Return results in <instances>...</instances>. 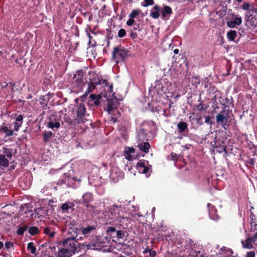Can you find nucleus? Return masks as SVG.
<instances>
[{
  "instance_id": "1",
  "label": "nucleus",
  "mask_w": 257,
  "mask_h": 257,
  "mask_svg": "<svg viewBox=\"0 0 257 257\" xmlns=\"http://www.w3.org/2000/svg\"><path fill=\"white\" fill-rule=\"evenodd\" d=\"M135 211V213L132 212V209H129V212H125L123 210L121 209L116 205H113L110 206L109 208V212L111 215V218L115 219L118 221L121 222V219H126L127 221H131L133 218H135L136 216H141L138 213L139 208L132 206V207Z\"/></svg>"
},
{
  "instance_id": "2",
  "label": "nucleus",
  "mask_w": 257,
  "mask_h": 257,
  "mask_svg": "<svg viewBox=\"0 0 257 257\" xmlns=\"http://www.w3.org/2000/svg\"><path fill=\"white\" fill-rule=\"evenodd\" d=\"M129 52L128 50L125 49L121 45L114 47L112 52V58L118 64L120 61H124L128 56Z\"/></svg>"
},
{
  "instance_id": "3",
  "label": "nucleus",
  "mask_w": 257,
  "mask_h": 257,
  "mask_svg": "<svg viewBox=\"0 0 257 257\" xmlns=\"http://www.w3.org/2000/svg\"><path fill=\"white\" fill-rule=\"evenodd\" d=\"M227 105H224L223 109L216 115V121L218 124H219L225 130H227L229 126V110L226 111L225 107Z\"/></svg>"
},
{
  "instance_id": "4",
  "label": "nucleus",
  "mask_w": 257,
  "mask_h": 257,
  "mask_svg": "<svg viewBox=\"0 0 257 257\" xmlns=\"http://www.w3.org/2000/svg\"><path fill=\"white\" fill-rule=\"evenodd\" d=\"M140 130L148 135L150 138L154 139L156 135L158 128L155 122L150 120L144 121L140 126Z\"/></svg>"
},
{
  "instance_id": "5",
  "label": "nucleus",
  "mask_w": 257,
  "mask_h": 257,
  "mask_svg": "<svg viewBox=\"0 0 257 257\" xmlns=\"http://www.w3.org/2000/svg\"><path fill=\"white\" fill-rule=\"evenodd\" d=\"M83 238L82 236H79L77 239L67 237L64 239L62 242L60 243V245L63 246L65 248H67L68 250H72V253L74 254L76 252L79 251L77 248L78 243L77 240L81 239Z\"/></svg>"
},
{
  "instance_id": "6",
  "label": "nucleus",
  "mask_w": 257,
  "mask_h": 257,
  "mask_svg": "<svg viewBox=\"0 0 257 257\" xmlns=\"http://www.w3.org/2000/svg\"><path fill=\"white\" fill-rule=\"evenodd\" d=\"M75 111L77 117L75 119L77 123H83L87 120L86 116H89L87 113L85 105L84 103L81 102L76 106Z\"/></svg>"
},
{
  "instance_id": "7",
  "label": "nucleus",
  "mask_w": 257,
  "mask_h": 257,
  "mask_svg": "<svg viewBox=\"0 0 257 257\" xmlns=\"http://www.w3.org/2000/svg\"><path fill=\"white\" fill-rule=\"evenodd\" d=\"M226 25L230 28H237L242 23L241 17L235 15L234 13H230L226 18Z\"/></svg>"
},
{
  "instance_id": "8",
  "label": "nucleus",
  "mask_w": 257,
  "mask_h": 257,
  "mask_svg": "<svg viewBox=\"0 0 257 257\" xmlns=\"http://www.w3.org/2000/svg\"><path fill=\"white\" fill-rule=\"evenodd\" d=\"M68 237L77 239L79 235H80V228L78 224L74 221H70L67 225Z\"/></svg>"
},
{
  "instance_id": "9",
  "label": "nucleus",
  "mask_w": 257,
  "mask_h": 257,
  "mask_svg": "<svg viewBox=\"0 0 257 257\" xmlns=\"http://www.w3.org/2000/svg\"><path fill=\"white\" fill-rule=\"evenodd\" d=\"M84 248L87 250H100L102 247L106 246V242L103 239L96 237L94 242L93 243L83 244Z\"/></svg>"
},
{
  "instance_id": "10",
  "label": "nucleus",
  "mask_w": 257,
  "mask_h": 257,
  "mask_svg": "<svg viewBox=\"0 0 257 257\" xmlns=\"http://www.w3.org/2000/svg\"><path fill=\"white\" fill-rule=\"evenodd\" d=\"M60 121L61 119L59 116L55 114H52L49 118L47 126L54 131H58L61 126Z\"/></svg>"
},
{
  "instance_id": "11",
  "label": "nucleus",
  "mask_w": 257,
  "mask_h": 257,
  "mask_svg": "<svg viewBox=\"0 0 257 257\" xmlns=\"http://www.w3.org/2000/svg\"><path fill=\"white\" fill-rule=\"evenodd\" d=\"M84 72L82 70H77L76 74H74V84L79 89H81L84 85Z\"/></svg>"
},
{
  "instance_id": "12",
  "label": "nucleus",
  "mask_w": 257,
  "mask_h": 257,
  "mask_svg": "<svg viewBox=\"0 0 257 257\" xmlns=\"http://www.w3.org/2000/svg\"><path fill=\"white\" fill-rule=\"evenodd\" d=\"M97 227L96 222L91 225H87L86 227L82 226L80 228V234L83 235L85 237H89L91 233L95 232Z\"/></svg>"
},
{
  "instance_id": "13",
  "label": "nucleus",
  "mask_w": 257,
  "mask_h": 257,
  "mask_svg": "<svg viewBox=\"0 0 257 257\" xmlns=\"http://www.w3.org/2000/svg\"><path fill=\"white\" fill-rule=\"evenodd\" d=\"M153 139L150 138L148 135L146 134L140 129L137 136L138 145H150L149 142Z\"/></svg>"
},
{
  "instance_id": "14",
  "label": "nucleus",
  "mask_w": 257,
  "mask_h": 257,
  "mask_svg": "<svg viewBox=\"0 0 257 257\" xmlns=\"http://www.w3.org/2000/svg\"><path fill=\"white\" fill-rule=\"evenodd\" d=\"M146 164H148V161L145 160H141L137 163V168L139 172L147 175L150 170L151 169L152 166L150 165L146 166Z\"/></svg>"
},
{
  "instance_id": "15",
  "label": "nucleus",
  "mask_w": 257,
  "mask_h": 257,
  "mask_svg": "<svg viewBox=\"0 0 257 257\" xmlns=\"http://www.w3.org/2000/svg\"><path fill=\"white\" fill-rule=\"evenodd\" d=\"M75 204L72 202H67L65 203H63L61 206V210L63 213H69V209L71 210V212L74 210Z\"/></svg>"
},
{
  "instance_id": "16",
  "label": "nucleus",
  "mask_w": 257,
  "mask_h": 257,
  "mask_svg": "<svg viewBox=\"0 0 257 257\" xmlns=\"http://www.w3.org/2000/svg\"><path fill=\"white\" fill-rule=\"evenodd\" d=\"M188 123L186 122H179L177 125L178 132L183 135L187 134L188 133Z\"/></svg>"
},
{
  "instance_id": "17",
  "label": "nucleus",
  "mask_w": 257,
  "mask_h": 257,
  "mask_svg": "<svg viewBox=\"0 0 257 257\" xmlns=\"http://www.w3.org/2000/svg\"><path fill=\"white\" fill-rule=\"evenodd\" d=\"M93 199L94 197L93 194L91 192H87L82 195L81 203H82L83 205H84L90 203L93 201Z\"/></svg>"
},
{
  "instance_id": "18",
  "label": "nucleus",
  "mask_w": 257,
  "mask_h": 257,
  "mask_svg": "<svg viewBox=\"0 0 257 257\" xmlns=\"http://www.w3.org/2000/svg\"><path fill=\"white\" fill-rule=\"evenodd\" d=\"M207 207L208 208L209 214L210 218L212 220H216L218 218L216 209L213 205L210 203H208Z\"/></svg>"
},
{
  "instance_id": "19",
  "label": "nucleus",
  "mask_w": 257,
  "mask_h": 257,
  "mask_svg": "<svg viewBox=\"0 0 257 257\" xmlns=\"http://www.w3.org/2000/svg\"><path fill=\"white\" fill-rule=\"evenodd\" d=\"M124 154L125 155V158L128 160H133L135 157L132 155L135 152V149L133 147H125L124 150Z\"/></svg>"
},
{
  "instance_id": "20",
  "label": "nucleus",
  "mask_w": 257,
  "mask_h": 257,
  "mask_svg": "<svg viewBox=\"0 0 257 257\" xmlns=\"http://www.w3.org/2000/svg\"><path fill=\"white\" fill-rule=\"evenodd\" d=\"M72 254V250H68L61 246V248L58 252L57 257H70Z\"/></svg>"
},
{
  "instance_id": "21",
  "label": "nucleus",
  "mask_w": 257,
  "mask_h": 257,
  "mask_svg": "<svg viewBox=\"0 0 257 257\" xmlns=\"http://www.w3.org/2000/svg\"><path fill=\"white\" fill-rule=\"evenodd\" d=\"M161 9L159 5H156L152 9L150 17L154 19H157L160 16Z\"/></svg>"
},
{
  "instance_id": "22",
  "label": "nucleus",
  "mask_w": 257,
  "mask_h": 257,
  "mask_svg": "<svg viewBox=\"0 0 257 257\" xmlns=\"http://www.w3.org/2000/svg\"><path fill=\"white\" fill-rule=\"evenodd\" d=\"M118 131L122 138L125 141L127 140L128 139V127L125 125H121L119 127Z\"/></svg>"
},
{
  "instance_id": "23",
  "label": "nucleus",
  "mask_w": 257,
  "mask_h": 257,
  "mask_svg": "<svg viewBox=\"0 0 257 257\" xmlns=\"http://www.w3.org/2000/svg\"><path fill=\"white\" fill-rule=\"evenodd\" d=\"M162 17L165 19L167 16L170 15L172 13V10L169 6H165L163 9L161 11Z\"/></svg>"
},
{
  "instance_id": "24",
  "label": "nucleus",
  "mask_w": 257,
  "mask_h": 257,
  "mask_svg": "<svg viewBox=\"0 0 257 257\" xmlns=\"http://www.w3.org/2000/svg\"><path fill=\"white\" fill-rule=\"evenodd\" d=\"M14 130H12L4 123L0 127V132L5 134L6 136L10 137L13 135Z\"/></svg>"
},
{
  "instance_id": "25",
  "label": "nucleus",
  "mask_w": 257,
  "mask_h": 257,
  "mask_svg": "<svg viewBox=\"0 0 257 257\" xmlns=\"http://www.w3.org/2000/svg\"><path fill=\"white\" fill-rule=\"evenodd\" d=\"M89 98L93 101V103L95 105L98 106L100 103V100L102 98V96L100 94H91Z\"/></svg>"
},
{
  "instance_id": "26",
  "label": "nucleus",
  "mask_w": 257,
  "mask_h": 257,
  "mask_svg": "<svg viewBox=\"0 0 257 257\" xmlns=\"http://www.w3.org/2000/svg\"><path fill=\"white\" fill-rule=\"evenodd\" d=\"M44 233L50 238H53L56 234L54 229L49 226L44 228Z\"/></svg>"
},
{
  "instance_id": "27",
  "label": "nucleus",
  "mask_w": 257,
  "mask_h": 257,
  "mask_svg": "<svg viewBox=\"0 0 257 257\" xmlns=\"http://www.w3.org/2000/svg\"><path fill=\"white\" fill-rule=\"evenodd\" d=\"M214 147L212 149V152L214 154L217 153L220 154L223 153L225 154V147L224 146H213Z\"/></svg>"
},
{
  "instance_id": "28",
  "label": "nucleus",
  "mask_w": 257,
  "mask_h": 257,
  "mask_svg": "<svg viewBox=\"0 0 257 257\" xmlns=\"http://www.w3.org/2000/svg\"><path fill=\"white\" fill-rule=\"evenodd\" d=\"M237 32L235 30H230L227 33V38L230 41H234L237 37Z\"/></svg>"
},
{
  "instance_id": "29",
  "label": "nucleus",
  "mask_w": 257,
  "mask_h": 257,
  "mask_svg": "<svg viewBox=\"0 0 257 257\" xmlns=\"http://www.w3.org/2000/svg\"><path fill=\"white\" fill-rule=\"evenodd\" d=\"M107 109L109 113L115 112L116 109V105L114 102H109L107 105Z\"/></svg>"
},
{
  "instance_id": "30",
  "label": "nucleus",
  "mask_w": 257,
  "mask_h": 257,
  "mask_svg": "<svg viewBox=\"0 0 257 257\" xmlns=\"http://www.w3.org/2000/svg\"><path fill=\"white\" fill-rule=\"evenodd\" d=\"M106 234L111 236L112 238L115 237L114 234L116 232V229L114 227H108L106 228L105 231Z\"/></svg>"
},
{
  "instance_id": "31",
  "label": "nucleus",
  "mask_w": 257,
  "mask_h": 257,
  "mask_svg": "<svg viewBox=\"0 0 257 257\" xmlns=\"http://www.w3.org/2000/svg\"><path fill=\"white\" fill-rule=\"evenodd\" d=\"M232 147L233 146H224L225 156H228L231 154H233L234 155L236 151L233 150Z\"/></svg>"
},
{
  "instance_id": "32",
  "label": "nucleus",
  "mask_w": 257,
  "mask_h": 257,
  "mask_svg": "<svg viewBox=\"0 0 257 257\" xmlns=\"http://www.w3.org/2000/svg\"><path fill=\"white\" fill-rule=\"evenodd\" d=\"M9 165V161L5 156L0 155V166L7 167Z\"/></svg>"
},
{
  "instance_id": "33",
  "label": "nucleus",
  "mask_w": 257,
  "mask_h": 257,
  "mask_svg": "<svg viewBox=\"0 0 257 257\" xmlns=\"http://www.w3.org/2000/svg\"><path fill=\"white\" fill-rule=\"evenodd\" d=\"M40 103L41 105L48 104L50 101V97L49 94H46L41 96L40 98Z\"/></svg>"
},
{
  "instance_id": "34",
  "label": "nucleus",
  "mask_w": 257,
  "mask_h": 257,
  "mask_svg": "<svg viewBox=\"0 0 257 257\" xmlns=\"http://www.w3.org/2000/svg\"><path fill=\"white\" fill-rule=\"evenodd\" d=\"M4 153L5 157L7 156L8 158H10L12 157L13 153V150L12 149H8L6 147H4Z\"/></svg>"
},
{
  "instance_id": "35",
  "label": "nucleus",
  "mask_w": 257,
  "mask_h": 257,
  "mask_svg": "<svg viewBox=\"0 0 257 257\" xmlns=\"http://www.w3.org/2000/svg\"><path fill=\"white\" fill-rule=\"evenodd\" d=\"M86 207L87 211H88L90 214H92L95 212L96 210V206L90 204V203L83 205Z\"/></svg>"
},
{
  "instance_id": "36",
  "label": "nucleus",
  "mask_w": 257,
  "mask_h": 257,
  "mask_svg": "<svg viewBox=\"0 0 257 257\" xmlns=\"http://www.w3.org/2000/svg\"><path fill=\"white\" fill-rule=\"evenodd\" d=\"M28 231L31 235H35L39 233V229L36 226H32L29 228Z\"/></svg>"
},
{
  "instance_id": "37",
  "label": "nucleus",
  "mask_w": 257,
  "mask_h": 257,
  "mask_svg": "<svg viewBox=\"0 0 257 257\" xmlns=\"http://www.w3.org/2000/svg\"><path fill=\"white\" fill-rule=\"evenodd\" d=\"M141 12V11L139 9L133 10L129 15V17L134 19L139 15Z\"/></svg>"
},
{
  "instance_id": "38",
  "label": "nucleus",
  "mask_w": 257,
  "mask_h": 257,
  "mask_svg": "<svg viewBox=\"0 0 257 257\" xmlns=\"http://www.w3.org/2000/svg\"><path fill=\"white\" fill-rule=\"evenodd\" d=\"M27 249L28 250H31V252L32 254H35L36 251V248L34 245V243L33 242H30L28 243L27 245Z\"/></svg>"
},
{
  "instance_id": "39",
  "label": "nucleus",
  "mask_w": 257,
  "mask_h": 257,
  "mask_svg": "<svg viewBox=\"0 0 257 257\" xmlns=\"http://www.w3.org/2000/svg\"><path fill=\"white\" fill-rule=\"evenodd\" d=\"M54 136V133L52 132H45L43 134V139L45 142H47L52 137Z\"/></svg>"
},
{
  "instance_id": "40",
  "label": "nucleus",
  "mask_w": 257,
  "mask_h": 257,
  "mask_svg": "<svg viewBox=\"0 0 257 257\" xmlns=\"http://www.w3.org/2000/svg\"><path fill=\"white\" fill-rule=\"evenodd\" d=\"M28 229V226L24 225L22 227H19L17 231V233L18 235H22L24 234V232Z\"/></svg>"
},
{
  "instance_id": "41",
  "label": "nucleus",
  "mask_w": 257,
  "mask_h": 257,
  "mask_svg": "<svg viewBox=\"0 0 257 257\" xmlns=\"http://www.w3.org/2000/svg\"><path fill=\"white\" fill-rule=\"evenodd\" d=\"M97 85L96 81H90L88 84V88L89 90H91V91H93L95 89L96 85Z\"/></svg>"
},
{
  "instance_id": "42",
  "label": "nucleus",
  "mask_w": 257,
  "mask_h": 257,
  "mask_svg": "<svg viewBox=\"0 0 257 257\" xmlns=\"http://www.w3.org/2000/svg\"><path fill=\"white\" fill-rule=\"evenodd\" d=\"M115 234V237H117L118 239H122L125 235L124 232L121 230L116 231Z\"/></svg>"
},
{
  "instance_id": "43",
  "label": "nucleus",
  "mask_w": 257,
  "mask_h": 257,
  "mask_svg": "<svg viewBox=\"0 0 257 257\" xmlns=\"http://www.w3.org/2000/svg\"><path fill=\"white\" fill-rule=\"evenodd\" d=\"M2 88H6L7 87H10L12 91H13L14 89V86H15V84L13 83H7L6 82H3L1 84Z\"/></svg>"
},
{
  "instance_id": "44",
  "label": "nucleus",
  "mask_w": 257,
  "mask_h": 257,
  "mask_svg": "<svg viewBox=\"0 0 257 257\" xmlns=\"http://www.w3.org/2000/svg\"><path fill=\"white\" fill-rule=\"evenodd\" d=\"M187 242L189 246L190 247L192 250L197 246V243H195L192 239H189Z\"/></svg>"
},
{
  "instance_id": "45",
  "label": "nucleus",
  "mask_w": 257,
  "mask_h": 257,
  "mask_svg": "<svg viewBox=\"0 0 257 257\" xmlns=\"http://www.w3.org/2000/svg\"><path fill=\"white\" fill-rule=\"evenodd\" d=\"M154 4V0H144V3L142 4V5L144 7H148V6H152Z\"/></svg>"
},
{
  "instance_id": "46",
  "label": "nucleus",
  "mask_w": 257,
  "mask_h": 257,
  "mask_svg": "<svg viewBox=\"0 0 257 257\" xmlns=\"http://www.w3.org/2000/svg\"><path fill=\"white\" fill-rule=\"evenodd\" d=\"M96 81L97 85L99 84L100 85H103V86H106L108 84L107 80L102 79H100L99 78H98V80Z\"/></svg>"
},
{
  "instance_id": "47",
  "label": "nucleus",
  "mask_w": 257,
  "mask_h": 257,
  "mask_svg": "<svg viewBox=\"0 0 257 257\" xmlns=\"http://www.w3.org/2000/svg\"><path fill=\"white\" fill-rule=\"evenodd\" d=\"M245 19L247 21H249L253 19V14L249 11V10L246 11L245 14Z\"/></svg>"
},
{
  "instance_id": "48",
  "label": "nucleus",
  "mask_w": 257,
  "mask_h": 257,
  "mask_svg": "<svg viewBox=\"0 0 257 257\" xmlns=\"http://www.w3.org/2000/svg\"><path fill=\"white\" fill-rule=\"evenodd\" d=\"M140 150L145 153H148L149 151L150 146H138Z\"/></svg>"
},
{
  "instance_id": "49",
  "label": "nucleus",
  "mask_w": 257,
  "mask_h": 257,
  "mask_svg": "<svg viewBox=\"0 0 257 257\" xmlns=\"http://www.w3.org/2000/svg\"><path fill=\"white\" fill-rule=\"evenodd\" d=\"M126 31L124 29H120L118 32V37L119 38H123L126 36Z\"/></svg>"
},
{
  "instance_id": "50",
  "label": "nucleus",
  "mask_w": 257,
  "mask_h": 257,
  "mask_svg": "<svg viewBox=\"0 0 257 257\" xmlns=\"http://www.w3.org/2000/svg\"><path fill=\"white\" fill-rule=\"evenodd\" d=\"M251 4L248 3H244L242 6L241 8L244 11L249 10Z\"/></svg>"
},
{
  "instance_id": "51",
  "label": "nucleus",
  "mask_w": 257,
  "mask_h": 257,
  "mask_svg": "<svg viewBox=\"0 0 257 257\" xmlns=\"http://www.w3.org/2000/svg\"><path fill=\"white\" fill-rule=\"evenodd\" d=\"M106 38L108 39V44H109V40H111L113 38V35L111 34V31L110 29H107L106 30Z\"/></svg>"
},
{
  "instance_id": "52",
  "label": "nucleus",
  "mask_w": 257,
  "mask_h": 257,
  "mask_svg": "<svg viewBox=\"0 0 257 257\" xmlns=\"http://www.w3.org/2000/svg\"><path fill=\"white\" fill-rule=\"evenodd\" d=\"M13 123L14 124V130L15 131H18L20 128V127H21L23 123H21L20 122H17V121H15L13 122Z\"/></svg>"
},
{
  "instance_id": "53",
  "label": "nucleus",
  "mask_w": 257,
  "mask_h": 257,
  "mask_svg": "<svg viewBox=\"0 0 257 257\" xmlns=\"http://www.w3.org/2000/svg\"><path fill=\"white\" fill-rule=\"evenodd\" d=\"M249 11L251 12L252 14L257 13V5L251 4Z\"/></svg>"
},
{
  "instance_id": "54",
  "label": "nucleus",
  "mask_w": 257,
  "mask_h": 257,
  "mask_svg": "<svg viewBox=\"0 0 257 257\" xmlns=\"http://www.w3.org/2000/svg\"><path fill=\"white\" fill-rule=\"evenodd\" d=\"M15 115L16 116L15 121L23 123L24 118V116L23 115L19 114L17 116V114L15 113Z\"/></svg>"
},
{
  "instance_id": "55",
  "label": "nucleus",
  "mask_w": 257,
  "mask_h": 257,
  "mask_svg": "<svg viewBox=\"0 0 257 257\" xmlns=\"http://www.w3.org/2000/svg\"><path fill=\"white\" fill-rule=\"evenodd\" d=\"M205 122L210 126L213 124V122L211 120V117L209 115L205 116Z\"/></svg>"
},
{
  "instance_id": "56",
  "label": "nucleus",
  "mask_w": 257,
  "mask_h": 257,
  "mask_svg": "<svg viewBox=\"0 0 257 257\" xmlns=\"http://www.w3.org/2000/svg\"><path fill=\"white\" fill-rule=\"evenodd\" d=\"M13 246V243L11 241H8L5 243V247L8 250L10 249L11 248H12Z\"/></svg>"
},
{
  "instance_id": "57",
  "label": "nucleus",
  "mask_w": 257,
  "mask_h": 257,
  "mask_svg": "<svg viewBox=\"0 0 257 257\" xmlns=\"http://www.w3.org/2000/svg\"><path fill=\"white\" fill-rule=\"evenodd\" d=\"M86 32L87 33V35L88 36V37L89 39V44H90L91 42V40L92 39V37L91 36L90 34L89 33V32H91V28L90 27H89V28H87V29H86Z\"/></svg>"
},
{
  "instance_id": "58",
  "label": "nucleus",
  "mask_w": 257,
  "mask_h": 257,
  "mask_svg": "<svg viewBox=\"0 0 257 257\" xmlns=\"http://www.w3.org/2000/svg\"><path fill=\"white\" fill-rule=\"evenodd\" d=\"M65 121L69 125H71L73 123V120L69 117H65Z\"/></svg>"
},
{
  "instance_id": "59",
  "label": "nucleus",
  "mask_w": 257,
  "mask_h": 257,
  "mask_svg": "<svg viewBox=\"0 0 257 257\" xmlns=\"http://www.w3.org/2000/svg\"><path fill=\"white\" fill-rule=\"evenodd\" d=\"M130 36L132 39H135L137 37L138 35L136 33L131 31Z\"/></svg>"
},
{
  "instance_id": "60",
  "label": "nucleus",
  "mask_w": 257,
  "mask_h": 257,
  "mask_svg": "<svg viewBox=\"0 0 257 257\" xmlns=\"http://www.w3.org/2000/svg\"><path fill=\"white\" fill-rule=\"evenodd\" d=\"M157 253L156 251L153 250L152 249L149 252V256L150 257H155L156 256Z\"/></svg>"
},
{
  "instance_id": "61",
  "label": "nucleus",
  "mask_w": 257,
  "mask_h": 257,
  "mask_svg": "<svg viewBox=\"0 0 257 257\" xmlns=\"http://www.w3.org/2000/svg\"><path fill=\"white\" fill-rule=\"evenodd\" d=\"M135 22V21L133 18H131L127 20L126 22V24L128 26H132Z\"/></svg>"
},
{
  "instance_id": "62",
  "label": "nucleus",
  "mask_w": 257,
  "mask_h": 257,
  "mask_svg": "<svg viewBox=\"0 0 257 257\" xmlns=\"http://www.w3.org/2000/svg\"><path fill=\"white\" fill-rule=\"evenodd\" d=\"M255 253L254 251L247 252L245 257H254Z\"/></svg>"
},
{
  "instance_id": "63",
  "label": "nucleus",
  "mask_w": 257,
  "mask_h": 257,
  "mask_svg": "<svg viewBox=\"0 0 257 257\" xmlns=\"http://www.w3.org/2000/svg\"><path fill=\"white\" fill-rule=\"evenodd\" d=\"M171 155L172 156V160H175V161H177V159H178V155L176 154H175L174 153H172Z\"/></svg>"
},
{
  "instance_id": "64",
  "label": "nucleus",
  "mask_w": 257,
  "mask_h": 257,
  "mask_svg": "<svg viewBox=\"0 0 257 257\" xmlns=\"http://www.w3.org/2000/svg\"><path fill=\"white\" fill-rule=\"evenodd\" d=\"M42 109L43 110H47V109L49 108V107H48V104H43L42 105Z\"/></svg>"
}]
</instances>
